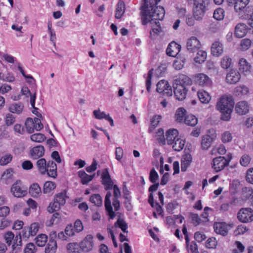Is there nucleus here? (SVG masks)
Here are the masks:
<instances>
[{"instance_id":"dca6fc26","label":"nucleus","mask_w":253,"mask_h":253,"mask_svg":"<svg viewBox=\"0 0 253 253\" xmlns=\"http://www.w3.org/2000/svg\"><path fill=\"white\" fill-rule=\"evenodd\" d=\"M241 79V75L239 72L236 70L232 69L227 73L226 80L227 83L230 84H235L238 83Z\"/></svg>"},{"instance_id":"680f3d73","label":"nucleus","mask_w":253,"mask_h":253,"mask_svg":"<svg viewBox=\"0 0 253 253\" xmlns=\"http://www.w3.org/2000/svg\"><path fill=\"white\" fill-rule=\"evenodd\" d=\"M152 27V31L155 34H159L161 32V27L159 21H150Z\"/></svg>"},{"instance_id":"bf43d9fd","label":"nucleus","mask_w":253,"mask_h":253,"mask_svg":"<svg viewBox=\"0 0 253 253\" xmlns=\"http://www.w3.org/2000/svg\"><path fill=\"white\" fill-rule=\"evenodd\" d=\"M190 217L191 219L192 223L195 226L199 225L202 221L201 219L197 213H191Z\"/></svg>"},{"instance_id":"5701e85b","label":"nucleus","mask_w":253,"mask_h":253,"mask_svg":"<svg viewBox=\"0 0 253 253\" xmlns=\"http://www.w3.org/2000/svg\"><path fill=\"white\" fill-rule=\"evenodd\" d=\"M216 136L212 134L211 136L206 135L203 137L201 141V147L203 150H208L211 146V144L215 139Z\"/></svg>"},{"instance_id":"79ce46f5","label":"nucleus","mask_w":253,"mask_h":253,"mask_svg":"<svg viewBox=\"0 0 253 253\" xmlns=\"http://www.w3.org/2000/svg\"><path fill=\"white\" fill-rule=\"evenodd\" d=\"M56 187V183L52 181H46L43 185V191L44 193H49L54 191Z\"/></svg>"},{"instance_id":"f03ea898","label":"nucleus","mask_w":253,"mask_h":253,"mask_svg":"<svg viewBox=\"0 0 253 253\" xmlns=\"http://www.w3.org/2000/svg\"><path fill=\"white\" fill-rule=\"evenodd\" d=\"M234 104L232 96H222L220 97L217 103L216 108L222 113L221 120L228 121L230 119Z\"/></svg>"},{"instance_id":"a19ab883","label":"nucleus","mask_w":253,"mask_h":253,"mask_svg":"<svg viewBox=\"0 0 253 253\" xmlns=\"http://www.w3.org/2000/svg\"><path fill=\"white\" fill-rule=\"evenodd\" d=\"M172 145V148L174 151H180L183 148L185 145V141L178 136Z\"/></svg>"},{"instance_id":"37998d69","label":"nucleus","mask_w":253,"mask_h":253,"mask_svg":"<svg viewBox=\"0 0 253 253\" xmlns=\"http://www.w3.org/2000/svg\"><path fill=\"white\" fill-rule=\"evenodd\" d=\"M251 160V156L249 154H245L241 157L239 162L242 166L247 167L249 166Z\"/></svg>"},{"instance_id":"6e6552de","label":"nucleus","mask_w":253,"mask_h":253,"mask_svg":"<svg viewBox=\"0 0 253 253\" xmlns=\"http://www.w3.org/2000/svg\"><path fill=\"white\" fill-rule=\"evenodd\" d=\"M157 91L159 93H163L167 96H170L172 94L171 87L168 81L161 80L157 84Z\"/></svg>"},{"instance_id":"6ab92c4d","label":"nucleus","mask_w":253,"mask_h":253,"mask_svg":"<svg viewBox=\"0 0 253 253\" xmlns=\"http://www.w3.org/2000/svg\"><path fill=\"white\" fill-rule=\"evenodd\" d=\"M181 46L174 42H171L167 48V54L171 57H175L180 51Z\"/></svg>"},{"instance_id":"39448f33","label":"nucleus","mask_w":253,"mask_h":253,"mask_svg":"<svg viewBox=\"0 0 253 253\" xmlns=\"http://www.w3.org/2000/svg\"><path fill=\"white\" fill-rule=\"evenodd\" d=\"M3 238L8 246L12 244L13 240L12 248L13 250L19 249L22 246V240L21 233H19L15 237L14 234L11 231H8L3 234Z\"/></svg>"},{"instance_id":"ddd939ff","label":"nucleus","mask_w":253,"mask_h":253,"mask_svg":"<svg viewBox=\"0 0 253 253\" xmlns=\"http://www.w3.org/2000/svg\"><path fill=\"white\" fill-rule=\"evenodd\" d=\"M93 237L91 235H87L80 243V247L84 252H89L93 248Z\"/></svg>"},{"instance_id":"412c9836","label":"nucleus","mask_w":253,"mask_h":253,"mask_svg":"<svg viewBox=\"0 0 253 253\" xmlns=\"http://www.w3.org/2000/svg\"><path fill=\"white\" fill-rule=\"evenodd\" d=\"M178 132L176 129H170L166 132V141L168 145H172L178 137Z\"/></svg>"},{"instance_id":"cd10ccee","label":"nucleus","mask_w":253,"mask_h":253,"mask_svg":"<svg viewBox=\"0 0 253 253\" xmlns=\"http://www.w3.org/2000/svg\"><path fill=\"white\" fill-rule=\"evenodd\" d=\"M93 115L95 118L97 119H105L110 122L111 126H114L113 120L109 116V114L107 115L104 112H101L99 110H96L93 111Z\"/></svg>"},{"instance_id":"393cba45","label":"nucleus","mask_w":253,"mask_h":253,"mask_svg":"<svg viewBox=\"0 0 253 253\" xmlns=\"http://www.w3.org/2000/svg\"><path fill=\"white\" fill-rule=\"evenodd\" d=\"M24 107L22 103L18 102L10 104L8 109L11 113L20 114L22 112Z\"/></svg>"},{"instance_id":"e2e57ef3","label":"nucleus","mask_w":253,"mask_h":253,"mask_svg":"<svg viewBox=\"0 0 253 253\" xmlns=\"http://www.w3.org/2000/svg\"><path fill=\"white\" fill-rule=\"evenodd\" d=\"M153 74V69H152L148 72L147 77L146 78V88H147V90L148 91H150V89L151 88V79H152Z\"/></svg>"},{"instance_id":"13d9d810","label":"nucleus","mask_w":253,"mask_h":253,"mask_svg":"<svg viewBox=\"0 0 253 253\" xmlns=\"http://www.w3.org/2000/svg\"><path fill=\"white\" fill-rule=\"evenodd\" d=\"M61 205L57 203L55 200L53 203H50L49 206L47 207V211L50 213H52L59 210L60 208Z\"/></svg>"},{"instance_id":"0eeeda50","label":"nucleus","mask_w":253,"mask_h":253,"mask_svg":"<svg viewBox=\"0 0 253 253\" xmlns=\"http://www.w3.org/2000/svg\"><path fill=\"white\" fill-rule=\"evenodd\" d=\"M238 219L242 223L253 221V210L250 208H242L237 213Z\"/></svg>"},{"instance_id":"7ed1b4c3","label":"nucleus","mask_w":253,"mask_h":253,"mask_svg":"<svg viewBox=\"0 0 253 253\" xmlns=\"http://www.w3.org/2000/svg\"><path fill=\"white\" fill-rule=\"evenodd\" d=\"M229 5H234V10L240 18L244 19L249 15L251 8L248 6L250 0H227Z\"/></svg>"},{"instance_id":"f257e3e1","label":"nucleus","mask_w":253,"mask_h":253,"mask_svg":"<svg viewBox=\"0 0 253 253\" xmlns=\"http://www.w3.org/2000/svg\"><path fill=\"white\" fill-rule=\"evenodd\" d=\"M142 24L146 25L150 21L162 20L165 16V10L162 6L149 7L142 6L141 12Z\"/></svg>"},{"instance_id":"473e14b6","label":"nucleus","mask_w":253,"mask_h":253,"mask_svg":"<svg viewBox=\"0 0 253 253\" xmlns=\"http://www.w3.org/2000/svg\"><path fill=\"white\" fill-rule=\"evenodd\" d=\"M125 11V4L123 1L119 0L117 4L115 11V18L120 19L124 15Z\"/></svg>"},{"instance_id":"f8f14e48","label":"nucleus","mask_w":253,"mask_h":253,"mask_svg":"<svg viewBox=\"0 0 253 253\" xmlns=\"http://www.w3.org/2000/svg\"><path fill=\"white\" fill-rule=\"evenodd\" d=\"M102 184L104 185L106 190L111 189L113 188L114 182L111 178L109 171L107 169H105L101 174Z\"/></svg>"},{"instance_id":"6e6d98bb","label":"nucleus","mask_w":253,"mask_h":253,"mask_svg":"<svg viewBox=\"0 0 253 253\" xmlns=\"http://www.w3.org/2000/svg\"><path fill=\"white\" fill-rule=\"evenodd\" d=\"M12 159V156L10 154H7L3 156L0 159V165L5 166L9 163Z\"/></svg>"},{"instance_id":"4be33fe9","label":"nucleus","mask_w":253,"mask_h":253,"mask_svg":"<svg viewBox=\"0 0 253 253\" xmlns=\"http://www.w3.org/2000/svg\"><path fill=\"white\" fill-rule=\"evenodd\" d=\"M47 166L46 173L48 176L55 178L57 175L56 163L52 161H49Z\"/></svg>"},{"instance_id":"bb28decb","label":"nucleus","mask_w":253,"mask_h":253,"mask_svg":"<svg viewBox=\"0 0 253 253\" xmlns=\"http://www.w3.org/2000/svg\"><path fill=\"white\" fill-rule=\"evenodd\" d=\"M44 153V148L42 145L34 147L31 151V155L33 159H37L42 157Z\"/></svg>"},{"instance_id":"4c0bfd02","label":"nucleus","mask_w":253,"mask_h":253,"mask_svg":"<svg viewBox=\"0 0 253 253\" xmlns=\"http://www.w3.org/2000/svg\"><path fill=\"white\" fill-rule=\"evenodd\" d=\"M66 192L65 190L56 194L54 196V199L57 203L61 206H63L66 203Z\"/></svg>"},{"instance_id":"7c9ffc66","label":"nucleus","mask_w":253,"mask_h":253,"mask_svg":"<svg viewBox=\"0 0 253 253\" xmlns=\"http://www.w3.org/2000/svg\"><path fill=\"white\" fill-rule=\"evenodd\" d=\"M197 96L202 103L208 104L211 99V97L209 93L203 89L198 91Z\"/></svg>"},{"instance_id":"aec40b11","label":"nucleus","mask_w":253,"mask_h":253,"mask_svg":"<svg viewBox=\"0 0 253 253\" xmlns=\"http://www.w3.org/2000/svg\"><path fill=\"white\" fill-rule=\"evenodd\" d=\"M235 111L239 115H245L249 111V105L245 101H240L235 106Z\"/></svg>"},{"instance_id":"ea45409f","label":"nucleus","mask_w":253,"mask_h":253,"mask_svg":"<svg viewBox=\"0 0 253 253\" xmlns=\"http://www.w3.org/2000/svg\"><path fill=\"white\" fill-rule=\"evenodd\" d=\"M184 122L187 125L194 126L197 124L198 119L193 115L189 114L185 116Z\"/></svg>"},{"instance_id":"09e8293b","label":"nucleus","mask_w":253,"mask_h":253,"mask_svg":"<svg viewBox=\"0 0 253 253\" xmlns=\"http://www.w3.org/2000/svg\"><path fill=\"white\" fill-rule=\"evenodd\" d=\"M90 201L97 206H101L102 204V199L99 194H94L90 196Z\"/></svg>"},{"instance_id":"4468645a","label":"nucleus","mask_w":253,"mask_h":253,"mask_svg":"<svg viewBox=\"0 0 253 253\" xmlns=\"http://www.w3.org/2000/svg\"><path fill=\"white\" fill-rule=\"evenodd\" d=\"M174 94L177 100L179 101L183 100L186 96L188 89L184 86L173 85Z\"/></svg>"},{"instance_id":"72a5a7b5","label":"nucleus","mask_w":253,"mask_h":253,"mask_svg":"<svg viewBox=\"0 0 253 253\" xmlns=\"http://www.w3.org/2000/svg\"><path fill=\"white\" fill-rule=\"evenodd\" d=\"M57 248L56 241L54 239H50L45 248L44 252L45 253H55Z\"/></svg>"},{"instance_id":"58836bf2","label":"nucleus","mask_w":253,"mask_h":253,"mask_svg":"<svg viewBox=\"0 0 253 253\" xmlns=\"http://www.w3.org/2000/svg\"><path fill=\"white\" fill-rule=\"evenodd\" d=\"M186 111L184 108H178L175 114V119L176 122L179 123H182L184 121Z\"/></svg>"},{"instance_id":"5fc2aeb1","label":"nucleus","mask_w":253,"mask_h":253,"mask_svg":"<svg viewBox=\"0 0 253 253\" xmlns=\"http://www.w3.org/2000/svg\"><path fill=\"white\" fill-rule=\"evenodd\" d=\"M4 121L5 125L7 126H10L13 125L15 122V117L10 113L6 114L4 118Z\"/></svg>"},{"instance_id":"e433bc0d","label":"nucleus","mask_w":253,"mask_h":253,"mask_svg":"<svg viewBox=\"0 0 253 253\" xmlns=\"http://www.w3.org/2000/svg\"><path fill=\"white\" fill-rule=\"evenodd\" d=\"M29 192L32 197H38L41 194V188L37 183H34L30 186Z\"/></svg>"},{"instance_id":"c756f323","label":"nucleus","mask_w":253,"mask_h":253,"mask_svg":"<svg viewBox=\"0 0 253 253\" xmlns=\"http://www.w3.org/2000/svg\"><path fill=\"white\" fill-rule=\"evenodd\" d=\"M239 69L240 72L245 74H247L250 72L251 66L245 59L241 58L239 61Z\"/></svg>"},{"instance_id":"c03bdc74","label":"nucleus","mask_w":253,"mask_h":253,"mask_svg":"<svg viewBox=\"0 0 253 253\" xmlns=\"http://www.w3.org/2000/svg\"><path fill=\"white\" fill-rule=\"evenodd\" d=\"M68 253H80V247L76 243H70L67 246Z\"/></svg>"},{"instance_id":"b1692460","label":"nucleus","mask_w":253,"mask_h":253,"mask_svg":"<svg viewBox=\"0 0 253 253\" xmlns=\"http://www.w3.org/2000/svg\"><path fill=\"white\" fill-rule=\"evenodd\" d=\"M247 26L244 23H239L235 27V35L239 38L244 37L247 33Z\"/></svg>"},{"instance_id":"de8ad7c7","label":"nucleus","mask_w":253,"mask_h":253,"mask_svg":"<svg viewBox=\"0 0 253 253\" xmlns=\"http://www.w3.org/2000/svg\"><path fill=\"white\" fill-rule=\"evenodd\" d=\"M231 64L232 59L228 56L223 57L220 61L221 67L225 69L229 68L231 66Z\"/></svg>"},{"instance_id":"f704fd0d","label":"nucleus","mask_w":253,"mask_h":253,"mask_svg":"<svg viewBox=\"0 0 253 253\" xmlns=\"http://www.w3.org/2000/svg\"><path fill=\"white\" fill-rule=\"evenodd\" d=\"M78 175L81 178V182L83 184H87L94 176V174L88 175L82 170L78 172Z\"/></svg>"},{"instance_id":"423d86ee","label":"nucleus","mask_w":253,"mask_h":253,"mask_svg":"<svg viewBox=\"0 0 253 253\" xmlns=\"http://www.w3.org/2000/svg\"><path fill=\"white\" fill-rule=\"evenodd\" d=\"M10 190L12 195L17 198L23 197L27 194V187L22 184L20 180H16L12 185Z\"/></svg>"},{"instance_id":"9d476101","label":"nucleus","mask_w":253,"mask_h":253,"mask_svg":"<svg viewBox=\"0 0 253 253\" xmlns=\"http://www.w3.org/2000/svg\"><path fill=\"white\" fill-rule=\"evenodd\" d=\"M194 80L196 84L201 86H209L212 84V81L206 74L200 73L195 75Z\"/></svg>"},{"instance_id":"4d7b16f0","label":"nucleus","mask_w":253,"mask_h":253,"mask_svg":"<svg viewBox=\"0 0 253 253\" xmlns=\"http://www.w3.org/2000/svg\"><path fill=\"white\" fill-rule=\"evenodd\" d=\"M217 245V242L215 238H209L206 242V247L209 249H214Z\"/></svg>"},{"instance_id":"2f4dec72","label":"nucleus","mask_w":253,"mask_h":253,"mask_svg":"<svg viewBox=\"0 0 253 253\" xmlns=\"http://www.w3.org/2000/svg\"><path fill=\"white\" fill-rule=\"evenodd\" d=\"M36 165L38 168V169L40 173L42 175H44L47 172V162L44 158H41L37 161Z\"/></svg>"},{"instance_id":"8fccbe9b","label":"nucleus","mask_w":253,"mask_h":253,"mask_svg":"<svg viewBox=\"0 0 253 253\" xmlns=\"http://www.w3.org/2000/svg\"><path fill=\"white\" fill-rule=\"evenodd\" d=\"M45 139V135L40 133H35L31 136V140L38 143H41L44 141Z\"/></svg>"},{"instance_id":"052dcab7","label":"nucleus","mask_w":253,"mask_h":253,"mask_svg":"<svg viewBox=\"0 0 253 253\" xmlns=\"http://www.w3.org/2000/svg\"><path fill=\"white\" fill-rule=\"evenodd\" d=\"M232 139V135L231 133L229 131H226L221 135V140L223 143H228L230 142Z\"/></svg>"},{"instance_id":"f3484780","label":"nucleus","mask_w":253,"mask_h":253,"mask_svg":"<svg viewBox=\"0 0 253 253\" xmlns=\"http://www.w3.org/2000/svg\"><path fill=\"white\" fill-rule=\"evenodd\" d=\"M112 194L110 192H108L105 198L104 205L105 210L107 212L108 215L109 216L110 219H113L115 216V213L113 211V208L111 205L110 198Z\"/></svg>"},{"instance_id":"9b49d317","label":"nucleus","mask_w":253,"mask_h":253,"mask_svg":"<svg viewBox=\"0 0 253 253\" xmlns=\"http://www.w3.org/2000/svg\"><path fill=\"white\" fill-rule=\"evenodd\" d=\"M186 47L189 52H194L201 48V44L196 37H192L187 40Z\"/></svg>"},{"instance_id":"774afa93","label":"nucleus","mask_w":253,"mask_h":253,"mask_svg":"<svg viewBox=\"0 0 253 253\" xmlns=\"http://www.w3.org/2000/svg\"><path fill=\"white\" fill-rule=\"evenodd\" d=\"M246 180L248 182L253 184V168L248 169L246 172Z\"/></svg>"},{"instance_id":"49530a36","label":"nucleus","mask_w":253,"mask_h":253,"mask_svg":"<svg viewBox=\"0 0 253 253\" xmlns=\"http://www.w3.org/2000/svg\"><path fill=\"white\" fill-rule=\"evenodd\" d=\"M27 132L29 133H32L34 131L35 125L34 120L31 118L27 119L25 123Z\"/></svg>"},{"instance_id":"a18cd8bd","label":"nucleus","mask_w":253,"mask_h":253,"mask_svg":"<svg viewBox=\"0 0 253 253\" xmlns=\"http://www.w3.org/2000/svg\"><path fill=\"white\" fill-rule=\"evenodd\" d=\"M36 244L39 247L44 246L47 241V236L45 234L39 235L36 238Z\"/></svg>"},{"instance_id":"0e129e2a","label":"nucleus","mask_w":253,"mask_h":253,"mask_svg":"<svg viewBox=\"0 0 253 253\" xmlns=\"http://www.w3.org/2000/svg\"><path fill=\"white\" fill-rule=\"evenodd\" d=\"M29 228L32 236H35L39 229V224L37 223H33L31 224L30 226H29Z\"/></svg>"},{"instance_id":"2eb2a0df","label":"nucleus","mask_w":253,"mask_h":253,"mask_svg":"<svg viewBox=\"0 0 253 253\" xmlns=\"http://www.w3.org/2000/svg\"><path fill=\"white\" fill-rule=\"evenodd\" d=\"M191 79L185 75H180L174 80L173 85L175 86H184L186 87L187 85H190L192 84Z\"/></svg>"},{"instance_id":"c9c22d12","label":"nucleus","mask_w":253,"mask_h":253,"mask_svg":"<svg viewBox=\"0 0 253 253\" xmlns=\"http://www.w3.org/2000/svg\"><path fill=\"white\" fill-rule=\"evenodd\" d=\"M197 54L194 58V61L198 64L204 63L207 58V52L204 50H198Z\"/></svg>"},{"instance_id":"864d4df0","label":"nucleus","mask_w":253,"mask_h":253,"mask_svg":"<svg viewBox=\"0 0 253 253\" xmlns=\"http://www.w3.org/2000/svg\"><path fill=\"white\" fill-rule=\"evenodd\" d=\"M224 11L222 8H218L215 10L213 17L217 20H222L224 16Z\"/></svg>"},{"instance_id":"1a4fd4ad","label":"nucleus","mask_w":253,"mask_h":253,"mask_svg":"<svg viewBox=\"0 0 253 253\" xmlns=\"http://www.w3.org/2000/svg\"><path fill=\"white\" fill-rule=\"evenodd\" d=\"M227 166H228L227 161H226L224 157H217L212 160V168L216 172L220 171Z\"/></svg>"},{"instance_id":"20e7f679","label":"nucleus","mask_w":253,"mask_h":253,"mask_svg":"<svg viewBox=\"0 0 253 253\" xmlns=\"http://www.w3.org/2000/svg\"><path fill=\"white\" fill-rule=\"evenodd\" d=\"M188 2L193 4V13L196 20L203 19L206 12V4L204 0H187Z\"/></svg>"},{"instance_id":"a211bd4d","label":"nucleus","mask_w":253,"mask_h":253,"mask_svg":"<svg viewBox=\"0 0 253 253\" xmlns=\"http://www.w3.org/2000/svg\"><path fill=\"white\" fill-rule=\"evenodd\" d=\"M214 230L217 234L225 236L228 232V225L225 222L214 223Z\"/></svg>"},{"instance_id":"338daca9","label":"nucleus","mask_w":253,"mask_h":253,"mask_svg":"<svg viewBox=\"0 0 253 253\" xmlns=\"http://www.w3.org/2000/svg\"><path fill=\"white\" fill-rule=\"evenodd\" d=\"M247 230L246 226L240 225H239L237 228L234 230V233L235 236L243 234Z\"/></svg>"},{"instance_id":"a878e982","label":"nucleus","mask_w":253,"mask_h":253,"mask_svg":"<svg viewBox=\"0 0 253 253\" xmlns=\"http://www.w3.org/2000/svg\"><path fill=\"white\" fill-rule=\"evenodd\" d=\"M211 53L213 56H219L223 51V45L221 43L216 41L212 43L211 47Z\"/></svg>"},{"instance_id":"3c124183","label":"nucleus","mask_w":253,"mask_h":253,"mask_svg":"<svg viewBox=\"0 0 253 253\" xmlns=\"http://www.w3.org/2000/svg\"><path fill=\"white\" fill-rule=\"evenodd\" d=\"M115 226H118L124 232L127 233V225L123 219L119 218L115 223Z\"/></svg>"},{"instance_id":"603ef678","label":"nucleus","mask_w":253,"mask_h":253,"mask_svg":"<svg viewBox=\"0 0 253 253\" xmlns=\"http://www.w3.org/2000/svg\"><path fill=\"white\" fill-rule=\"evenodd\" d=\"M252 45V41L249 39L242 40L240 43V48L242 50L246 51L249 49Z\"/></svg>"},{"instance_id":"c85d7f7f","label":"nucleus","mask_w":253,"mask_h":253,"mask_svg":"<svg viewBox=\"0 0 253 253\" xmlns=\"http://www.w3.org/2000/svg\"><path fill=\"white\" fill-rule=\"evenodd\" d=\"M192 160V156L189 154H185L182 157L181 161V169L182 171H185L186 170L188 167L190 166Z\"/></svg>"},{"instance_id":"69168bd1","label":"nucleus","mask_w":253,"mask_h":253,"mask_svg":"<svg viewBox=\"0 0 253 253\" xmlns=\"http://www.w3.org/2000/svg\"><path fill=\"white\" fill-rule=\"evenodd\" d=\"M36 246L33 243L27 244L24 249V253H35L36 252Z\"/></svg>"}]
</instances>
